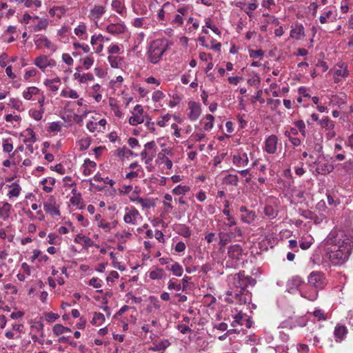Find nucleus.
<instances>
[{
  "label": "nucleus",
  "mask_w": 353,
  "mask_h": 353,
  "mask_svg": "<svg viewBox=\"0 0 353 353\" xmlns=\"http://www.w3.org/2000/svg\"><path fill=\"white\" fill-rule=\"evenodd\" d=\"M43 209L45 212L52 216H59V205L57 203L54 196H50L43 202Z\"/></svg>",
  "instance_id": "nucleus-8"
},
{
  "label": "nucleus",
  "mask_w": 353,
  "mask_h": 353,
  "mask_svg": "<svg viewBox=\"0 0 353 353\" xmlns=\"http://www.w3.org/2000/svg\"><path fill=\"white\" fill-rule=\"evenodd\" d=\"M43 83L49 90L56 92L61 85V79L59 77H56L52 79H48L44 81Z\"/></svg>",
  "instance_id": "nucleus-28"
},
{
  "label": "nucleus",
  "mask_w": 353,
  "mask_h": 353,
  "mask_svg": "<svg viewBox=\"0 0 353 353\" xmlns=\"http://www.w3.org/2000/svg\"><path fill=\"white\" fill-rule=\"evenodd\" d=\"M326 255L334 265H341L353 250V230L334 228L324 239Z\"/></svg>",
  "instance_id": "nucleus-1"
},
{
  "label": "nucleus",
  "mask_w": 353,
  "mask_h": 353,
  "mask_svg": "<svg viewBox=\"0 0 353 353\" xmlns=\"http://www.w3.org/2000/svg\"><path fill=\"white\" fill-rule=\"evenodd\" d=\"M233 164L238 167L242 168L248 165L249 163V158L245 152H238L232 157Z\"/></svg>",
  "instance_id": "nucleus-18"
},
{
  "label": "nucleus",
  "mask_w": 353,
  "mask_h": 353,
  "mask_svg": "<svg viewBox=\"0 0 353 353\" xmlns=\"http://www.w3.org/2000/svg\"><path fill=\"white\" fill-rule=\"evenodd\" d=\"M73 76L74 79L78 80L81 83H85L94 79V76L91 73L81 74L80 72H76Z\"/></svg>",
  "instance_id": "nucleus-36"
},
{
  "label": "nucleus",
  "mask_w": 353,
  "mask_h": 353,
  "mask_svg": "<svg viewBox=\"0 0 353 353\" xmlns=\"http://www.w3.org/2000/svg\"><path fill=\"white\" fill-rule=\"evenodd\" d=\"M144 110L143 107L137 104L132 111V116L129 118L128 122L131 125H137L144 121Z\"/></svg>",
  "instance_id": "nucleus-9"
},
{
  "label": "nucleus",
  "mask_w": 353,
  "mask_h": 353,
  "mask_svg": "<svg viewBox=\"0 0 353 353\" xmlns=\"http://www.w3.org/2000/svg\"><path fill=\"white\" fill-rule=\"evenodd\" d=\"M45 320L48 323H53L59 318V315L52 312L44 313Z\"/></svg>",
  "instance_id": "nucleus-63"
},
{
  "label": "nucleus",
  "mask_w": 353,
  "mask_h": 353,
  "mask_svg": "<svg viewBox=\"0 0 353 353\" xmlns=\"http://www.w3.org/2000/svg\"><path fill=\"white\" fill-rule=\"evenodd\" d=\"M105 321V318L103 314L100 312H94L93 314L91 324L94 326L101 325Z\"/></svg>",
  "instance_id": "nucleus-38"
},
{
  "label": "nucleus",
  "mask_w": 353,
  "mask_h": 353,
  "mask_svg": "<svg viewBox=\"0 0 353 353\" xmlns=\"http://www.w3.org/2000/svg\"><path fill=\"white\" fill-rule=\"evenodd\" d=\"M168 288L170 290H184L185 289V285H182L181 283H176V279H170L168 283Z\"/></svg>",
  "instance_id": "nucleus-43"
},
{
  "label": "nucleus",
  "mask_w": 353,
  "mask_h": 353,
  "mask_svg": "<svg viewBox=\"0 0 353 353\" xmlns=\"http://www.w3.org/2000/svg\"><path fill=\"white\" fill-rule=\"evenodd\" d=\"M109 105L110 106L111 110L114 112V114L117 117L121 118L123 116V113L119 109V107L113 98H110Z\"/></svg>",
  "instance_id": "nucleus-44"
},
{
  "label": "nucleus",
  "mask_w": 353,
  "mask_h": 353,
  "mask_svg": "<svg viewBox=\"0 0 353 353\" xmlns=\"http://www.w3.org/2000/svg\"><path fill=\"white\" fill-rule=\"evenodd\" d=\"M276 149L277 137L274 135H271L265 140L264 150L269 154H274Z\"/></svg>",
  "instance_id": "nucleus-22"
},
{
  "label": "nucleus",
  "mask_w": 353,
  "mask_h": 353,
  "mask_svg": "<svg viewBox=\"0 0 353 353\" xmlns=\"http://www.w3.org/2000/svg\"><path fill=\"white\" fill-rule=\"evenodd\" d=\"M171 154V150L168 148L163 149L157 155V161L159 165H164L165 168L170 170L172 168V161L166 156Z\"/></svg>",
  "instance_id": "nucleus-16"
},
{
  "label": "nucleus",
  "mask_w": 353,
  "mask_h": 353,
  "mask_svg": "<svg viewBox=\"0 0 353 353\" xmlns=\"http://www.w3.org/2000/svg\"><path fill=\"white\" fill-rule=\"evenodd\" d=\"M61 96L64 98H70L72 99H78L79 97L76 90L70 88L62 90L61 92Z\"/></svg>",
  "instance_id": "nucleus-41"
},
{
  "label": "nucleus",
  "mask_w": 353,
  "mask_h": 353,
  "mask_svg": "<svg viewBox=\"0 0 353 353\" xmlns=\"http://www.w3.org/2000/svg\"><path fill=\"white\" fill-rule=\"evenodd\" d=\"M21 271L22 272H19L17 275V277L19 281H23L27 276L30 275L32 267L27 263H23L21 266Z\"/></svg>",
  "instance_id": "nucleus-30"
},
{
  "label": "nucleus",
  "mask_w": 353,
  "mask_h": 353,
  "mask_svg": "<svg viewBox=\"0 0 353 353\" xmlns=\"http://www.w3.org/2000/svg\"><path fill=\"white\" fill-rule=\"evenodd\" d=\"M74 32L76 36L83 40L88 39L87 26L84 23H80L74 29Z\"/></svg>",
  "instance_id": "nucleus-31"
},
{
  "label": "nucleus",
  "mask_w": 353,
  "mask_h": 353,
  "mask_svg": "<svg viewBox=\"0 0 353 353\" xmlns=\"http://www.w3.org/2000/svg\"><path fill=\"white\" fill-rule=\"evenodd\" d=\"M40 91L41 90L35 86H30L23 92L22 96L26 100H33L34 96L40 95Z\"/></svg>",
  "instance_id": "nucleus-27"
},
{
  "label": "nucleus",
  "mask_w": 353,
  "mask_h": 353,
  "mask_svg": "<svg viewBox=\"0 0 353 353\" xmlns=\"http://www.w3.org/2000/svg\"><path fill=\"white\" fill-rule=\"evenodd\" d=\"M234 321L232 322V326L236 327L237 325H244L247 328L252 326V322L249 320V317L242 312H238L233 316Z\"/></svg>",
  "instance_id": "nucleus-15"
},
{
  "label": "nucleus",
  "mask_w": 353,
  "mask_h": 353,
  "mask_svg": "<svg viewBox=\"0 0 353 353\" xmlns=\"http://www.w3.org/2000/svg\"><path fill=\"white\" fill-rule=\"evenodd\" d=\"M107 32L112 34H120L126 30V26L123 23H110L105 27Z\"/></svg>",
  "instance_id": "nucleus-21"
},
{
  "label": "nucleus",
  "mask_w": 353,
  "mask_h": 353,
  "mask_svg": "<svg viewBox=\"0 0 353 353\" xmlns=\"http://www.w3.org/2000/svg\"><path fill=\"white\" fill-rule=\"evenodd\" d=\"M223 182L227 185L236 186L238 185L239 178L236 174H229L224 177Z\"/></svg>",
  "instance_id": "nucleus-49"
},
{
  "label": "nucleus",
  "mask_w": 353,
  "mask_h": 353,
  "mask_svg": "<svg viewBox=\"0 0 353 353\" xmlns=\"http://www.w3.org/2000/svg\"><path fill=\"white\" fill-rule=\"evenodd\" d=\"M8 105L17 111H23L24 110L23 103L19 99L11 98L9 100Z\"/></svg>",
  "instance_id": "nucleus-42"
},
{
  "label": "nucleus",
  "mask_w": 353,
  "mask_h": 353,
  "mask_svg": "<svg viewBox=\"0 0 353 353\" xmlns=\"http://www.w3.org/2000/svg\"><path fill=\"white\" fill-rule=\"evenodd\" d=\"M25 132L26 133V138L23 140L24 143H34L36 141L35 134L33 130H32L31 128H28Z\"/></svg>",
  "instance_id": "nucleus-54"
},
{
  "label": "nucleus",
  "mask_w": 353,
  "mask_h": 353,
  "mask_svg": "<svg viewBox=\"0 0 353 353\" xmlns=\"http://www.w3.org/2000/svg\"><path fill=\"white\" fill-rule=\"evenodd\" d=\"M308 283L316 288H323L325 284L324 274L316 271L311 272L308 276Z\"/></svg>",
  "instance_id": "nucleus-11"
},
{
  "label": "nucleus",
  "mask_w": 353,
  "mask_h": 353,
  "mask_svg": "<svg viewBox=\"0 0 353 353\" xmlns=\"http://www.w3.org/2000/svg\"><path fill=\"white\" fill-rule=\"evenodd\" d=\"M319 124L321 125V128H324L325 130H334L335 126L334 121L330 120L327 117H323L321 120H320Z\"/></svg>",
  "instance_id": "nucleus-46"
},
{
  "label": "nucleus",
  "mask_w": 353,
  "mask_h": 353,
  "mask_svg": "<svg viewBox=\"0 0 353 353\" xmlns=\"http://www.w3.org/2000/svg\"><path fill=\"white\" fill-rule=\"evenodd\" d=\"M170 345V341L168 339H163L159 341H155L153 343L152 347L150 350L153 351H162L168 348Z\"/></svg>",
  "instance_id": "nucleus-35"
},
{
  "label": "nucleus",
  "mask_w": 353,
  "mask_h": 353,
  "mask_svg": "<svg viewBox=\"0 0 353 353\" xmlns=\"http://www.w3.org/2000/svg\"><path fill=\"white\" fill-rule=\"evenodd\" d=\"M48 242L52 245H59L61 243V238L58 234L50 233L48 236Z\"/></svg>",
  "instance_id": "nucleus-57"
},
{
  "label": "nucleus",
  "mask_w": 353,
  "mask_h": 353,
  "mask_svg": "<svg viewBox=\"0 0 353 353\" xmlns=\"http://www.w3.org/2000/svg\"><path fill=\"white\" fill-rule=\"evenodd\" d=\"M316 171L320 174H327L332 172L334 166L330 159L319 155L316 161Z\"/></svg>",
  "instance_id": "nucleus-6"
},
{
  "label": "nucleus",
  "mask_w": 353,
  "mask_h": 353,
  "mask_svg": "<svg viewBox=\"0 0 353 353\" xmlns=\"http://www.w3.org/2000/svg\"><path fill=\"white\" fill-rule=\"evenodd\" d=\"M132 25L137 28L148 29L152 22L148 17H137L132 21Z\"/></svg>",
  "instance_id": "nucleus-23"
},
{
  "label": "nucleus",
  "mask_w": 353,
  "mask_h": 353,
  "mask_svg": "<svg viewBox=\"0 0 353 353\" xmlns=\"http://www.w3.org/2000/svg\"><path fill=\"white\" fill-rule=\"evenodd\" d=\"M111 6L117 13L121 15L124 13L125 8L119 0H113Z\"/></svg>",
  "instance_id": "nucleus-56"
},
{
  "label": "nucleus",
  "mask_w": 353,
  "mask_h": 353,
  "mask_svg": "<svg viewBox=\"0 0 353 353\" xmlns=\"http://www.w3.org/2000/svg\"><path fill=\"white\" fill-rule=\"evenodd\" d=\"M347 333V330L345 326L341 325H337L335 327L334 334L335 341L336 342H341L344 339Z\"/></svg>",
  "instance_id": "nucleus-29"
},
{
  "label": "nucleus",
  "mask_w": 353,
  "mask_h": 353,
  "mask_svg": "<svg viewBox=\"0 0 353 353\" xmlns=\"http://www.w3.org/2000/svg\"><path fill=\"white\" fill-rule=\"evenodd\" d=\"M188 119L192 121L197 120L201 114L200 103L195 101H190L188 103Z\"/></svg>",
  "instance_id": "nucleus-14"
},
{
  "label": "nucleus",
  "mask_w": 353,
  "mask_h": 353,
  "mask_svg": "<svg viewBox=\"0 0 353 353\" xmlns=\"http://www.w3.org/2000/svg\"><path fill=\"white\" fill-rule=\"evenodd\" d=\"M304 280L299 276H293L288 280V292L294 293L300 290V288L303 285Z\"/></svg>",
  "instance_id": "nucleus-17"
},
{
  "label": "nucleus",
  "mask_w": 353,
  "mask_h": 353,
  "mask_svg": "<svg viewBox=\"0 0 353 353\" xmlns=\"http://www.w3.org/2000/svg\"><path fill=\"white\" fill-rule=\"evenodd\" d=\"M35 46L37 49H42L46 48L51 52H54L57 50V46L52 43L46 37L41 36L34 41Z\"/></svg>",
  "instance_id": "nucleus-13"
},
{
  "label": "nucleus",
  "mask_w": 353,
  "mask_h": 353,
  "mask_svg": "<svg viewBox=\"0 0 353 353\" xmlns=\"http://www.w3.org/2000/svg\"><path fill=\"white\" fill-rule=\"evenodd\" d=\"M286 303H287L286 296L284 294L277 297V299H276L277 307L283 312H285V310Z\"/></svg>",
  "instance_id": "nucleus-59"
},
{
  "label": "nucleus",
  "mask_w": 353,
  "mask_h": 353,
  "mask_svg": "<svg viewBox=\"0 0 353 353\" xmlns=\"http://www.w3.org/2000/svg\"><path fill=\"white\" fill-rule=\"evenodd\" d=\"M21 187L19 184L14 183L10 188V190L8 191V196L9 198L12 197H18L20 194Z\"/></svg>",
  "instance_id": "nucleus-48"
},
{
  "label": "nucleus",
  "mask_w": 353,
  "mask_h": 353,
  "mask_svg": "<svg viewBox=\"0 0 353 353\" xmlns=\"http://www.w3.org/2000/svg\"><path fill=\"white\" fill-rule=\"evenodd\" d=\"M312 314L318 321H325L327 319V314L324 311L319 308H316Z\"/></svg>",
  "instance_id": "nucleus-60"
},
{
  "label": "nucleus",
  "mask_w": 353,
  "mask_h": 353,
  "mask_svg": "<svg viewBox=\"0 0 353 353\" xmlns=\"http://www.w3.org/2000/svg\"><path fill=\"white\" fill-rule=\"evenodd\" d=\"M334 83H339L349 75L347 65L343 62L336 63L330 70Z\"/></svg>",
  "instance_id": "nucleus-4"
},
{
  "label": "nucleus",
  "mask_w": 353,
  "mask_h": 353,
  "mask_svg": "<svg viewBox=\"0 0 353 353\" xmlns=\"http://www.w3.org/2000/svg\"><path fill=\"white\" fill-rule=\"evenodd\" d=\"M241 221L248 225H253L256 218L254 211L248 209L245 206L242 205L239 208Z\"/></svg>",
  "instance_id": "nucleus-12"
},
{
  "label": "nucleus",
  "mask_w": 353,
  "mask_h": 353,
  "mask_svg": "<svg viewBox=\"0 0 353 353\" xmlns=\"http://www.w3.org/2000/svg\"><path fill=\"white\" fill-rule=\"evenodd\" d=\"M304 28L301 25L292 26L290 37L293 39L300 40L304 37Z\"/></svg>",
  "instance_id": "nucleus-32"
},
{
  "label": "nucleus",
  "mask_w": 353,
  "mask_h": 353,
  "mask_svg": "<svg viewBox=\"0 0 353 353\" xmlns=\"http://www.w3.org/2000/svg\"><path fill=\"white\" fill-rule=\"evenodd\" d=\"M12 205L8 202H0V218L6 220L10 215Z\"/></svg>",
  "instance_id": "nucleus-33"
},
{
  "label": "nucleus",
  "mask_w": 353,
  "mask_h": 353,
  "mask_svg": "<svg viewBox=\"0 0 353 353\" xmlns=\"http://www.w3.org/2000/svg\"><path fill=\"white\" fill-rule=\"evenodd\" d=\"M165 276V271L161 268H155L154 269L151 270L149 272V277L152 280L162 279Z\"/></svg>",
  "instance_id": "nucleus-37"
},
{
  "label": "nucleus",
  "mask_w": 353,
  "mask_h": 353,
  "mask_svg": "<svg viewBox=\"0 0 353 353\" xmlns=\"http://www.w3.org/2000/svg\"><path fill=\"white\" fill-rule=\"evenodd\" d=\"M205 27L210 28L212 31H213L215 34L219 35L221 34V31L219 28L212 23V20L210 17H207L205 19Z\"/></svg>",
  "instance_id": "nucleus-61"
},
{
  "label": "nucleus",
  "mask_w": 353,
  "mask_h": 353,
  "mask_svg": "<svg viewBox=\"0 0 353 353\" xmlns=\"http://www.w3.org/2000/svg\"><path fill=\"white\" fill-rule=\"evenodd\" d=\"M123 52L121 46L117 43H111L108 48V53L110 54H117Z\"/></svg>",
  "instance_id": "nucleus-58"
},
{
  "label": "nucleus",
  "mask_w": 353,
  "mask_h": 353,
  "mask_svg": "<svg viewBox=\"0 0 353 353\" xmlns=\"http://www.w3.org/2000/svg\"><path fill=\"white\" fill-rule=\"evenodd\" d=\"M142 220V216L134 207H126L123 221L127 224L136 225Z\"/></svg>",
  "instance_id": "nucleus-5"
},
{
  "label": "nucleus",
  "mask_w": 353,
  "mask_h": 353,
  "mask_svg": "<svg viewBox=\"0 0 353 353\" xmlns=\"http://www.w3.org/2000/svg\"><path fill=\"white\" fill-rule=\"evenodd\" d=\"M263 212L265 216L272 219L276 216L277 211L271 205H266L264 207Z\"/></svg>",
  "instance_id": "nucleus-52"
},
{
  "label": "nucleus",
  "mask_w": 353,
  "mask_h": 353,
  "mask_svg": "<svg viewBox=\"0 0 353 353\" xmlns=\"http://www.w3.org/2000/svg\"><path fill=\"white\" fill-rule=\"evenodd\" d=\"M70 203L77 206L79 209H82L83 208L82 198L80 194L73 195L70 199Z\"/></svg>",
  "instance_id": "nucleus-51"
},
{
  "label": "nucleus",
  "mask_w": 353,
  "mask_h": 353,
  "mask_svg": "<svg viewBox=\"0 0 353 353\" xmlns=\"http://www.w3.org/2000/svg\"><path fill=\"white\" fill-rule=\"evenodd\" d=\"M70 331H71L70 328L65 327L61 324H56L53 327V332L57 336H59L65 332H70Z\"/></svg>",
  "instance_id": "nucleus-55"
},
{
  "label": "nucleus",
  "mask_w": 353,
  "mask_h": 353,
  "mask_svg": "<svg viewBox=\"0 0 353 353\" xmlns=\"http://www.w3.org/2000/svg\"><path fill=\"white\" fill-rule=\"evenodd\" d=\"M130 200L132 202L140 205L143 209H149L153 205L152 202L148 199H143L139 196H137L135 198L131 197Z\"/></svg>",
  "instance_id": "nucleus-34"
},
{
  "label": "nucleus",
  "mask_w": 353,
  "mask_h": 353,
  "mask_svg": "<svg viewBox=\"0 0 353 353\" xmlns=\"http://www.w3.org/2000/svg\"><path fill=\"white\" fill-rule=\"evenodd\" d=\"M43 184V190L46 192H50L52 190V187L55 183V179L54 178L43 179L41 181Z\"/></svg>",
  "instance_id": "nucleus-40"
},
{
  "label": "nucleus",
  "mask_w": 353,
  "mask_h": 353,
  "mask_svg": "<svg viewBox=\"0 0 353 353\" xmlns=\"http://www.w3.org/2000/svg\"><path fill=\"white\" fill-rule=\"evenodd\" d=\"M190 190V187L185 185H178L173 190L172 193L175 195H185Z\"/></svg>",
  "instance_id": "nucleus-45"
},
{
  "label": "nucleus",
  "mask_w": 353,
  "mask_h": 353,
  "mask_svg": "<svg viewBox=\"0 0 353 353\" xmlns=\"http://www.w3.org/2000/svg\"><path fill=\"white\" fill-rule=\"evenodd\" d=\"M177 233L185 238H189L191 235L190 228L185 225H179Z\"/></svg>",
  "instance_id": "nucleus-53"
},
{
  "label": "nucleus",
  "mask_w": 353,
  "mask_h": 353,
  "mask_svg": "<svg viewBox=\"0 0 353 353\" xmlns=\"http://www.w3.org/2000/svg\"><path fill=\"white\" fill-rule=\"evenodd\" d=\"M252 279L250 276H245L241 272L231 274L228 276V285L230 290L227 294L235 299L239 304H246L250 301V296L246 290V287Z\"/></svg>",
  "instance_id": "nucleus-2"
},
{
  "label": "nucleus",
  "mask_w": 353,
  "mask_h": 353,
  "mask_svg": "<svg viewBox=\"0 0 353 353\" xmlns=\"http://www.w3.org/2000/svg\"><path fill=\"white\" fill-rule=\"evenodd\" d=\"M34 64L42 71H44L47 68H54L56 66V61L49 58L48 56L41 54L35 58Z\"/></svg>",
  "instance_id": "nucleus-10"
},
{
  "label": "nucleus",
  "mask_w": 353,
  "mask_h": 353,
  "mask_svg": "<svg viewBox=\"0 0 353 353\" xmlns=\"http://www.w3.org/2000/svg\"><path fill=\"white\" fill-rule=\"evenodd\" d=\"M45 112L44 108H39V110H34L31 111V117L36 121L41 120L43 114Z\"/></svg>",
  "instance_id": "nucleus-62"
},
{
  "label": "nucleus",
  "mask_w": 353,
  "mask_h": 353,
  "mask_svg": "<svg viewBox=\"0 0 353 353\" xmlns=\"http://www.w3.org/2000/svg\"><path fill=\"white\" fill-rule=\"evenodd\" d=\"M108 61L112 68H118L123 61V57L110 55L108 57Z\"/></svg>",
  "instance_id": "nucleus-39"
},
{
  "label": "nucleus",
  "mask_w": 353,
  "mask_h": 353,
  "mask_svg": "<svg viewBox=\"0 0 353 353\" xmlns=\"http://www.w3.org/2000/svg\"><path fill=\"white\" fill-rule=\"evenodd\" d=\"M165 97L164 93L161 90H156L153 92L152 99L154 102L157 103L161 101Z\"/></svg>",
  "instance_id": "nucleus-64"
},
{
  "label": "nucleus",
  "mask_w": 353,
  "mask_h": 353,
  "mask_svg": "<svg viewBox=\"0 0 353 353\" xmlns=\"http://www.w3.org/2000/svg\"><path fill=\"white\" fill-rule=\"evenodd\" d=\"M96 168L97 163L94 161L90 159H85L81 167L83 174L85 176L90 175L94 172Z\"/></svg>",
  "instance_id": "nucleus-24"
},
{
  "label": "nucleus",
  "mask_w": 353,
  "mask_h": 353,
  "mask_svg": "<svg viewBox=\"0 0 353 353\" xmlns=\"http://www.w3.org/2000/svg\"><path fill=\"white\" fill-rule=\"evenodd\" d=\"M117 223L118 222L116 220L110 222L106 221L105 219H100V221H99V225L97 226L103 232H109L112 229L117 227Z\"/></svg>",
  "instance_id": "nucleus-26"
},
{
  "label": "nucleus",
  "mask_w": 353,
  "mask_h": 353,
  "mask_svg": "<svg viewBox=\"0 0 353 353\" xmlns=\"http://www.w3.org/2000/svg\"><path fill=\"white\" fill-rule=\"evenodd\" d=\"M214 118L212 114H206L201 121L200 124L204 131L210 132L214 127Z\"/></svg>",
  "instance_id": "nucleus-25"
},
{
  "label": "nucleus",
  "mask_w": 353,
  "mask_h": 353,
  "mask_svg": "<svg viewBox=\"0 0 353 353\" xmlns=\"http://www.w3.org/2000/svg\"><path fill=\"white\" fill-rule=\"evenodd\" d=\"M337 19V12L334 9L324 11L319 17L321 23L335 21Z\"/></svg>",
  "instance_id": "nucleus-20"
},
{
  "label": "nucleus",
  "mask_w": 353,
  "mask_h": 353,
  "mask_svg": "<svg viewBox=\"0 0 353 353\" xmlns=\"http://www.w3.org/2000/svg\"><path fill=\"white\" fill-rule=\"evenodd\" d=\"M243 254V248L239 244L232 245L228 249V255L230 259L234 261L235 265L242 263Z\"/></svg>",
  "instance_id": "nucleus-7"
},
{
  "label": "nucleus",
  "mask_w": 353,
  "mask_h": 353,
  "mask_svg": "<svg viewBox=\"0 0 353 353\" xmlns=\"http://www.w3.org/2000/svg\"><path fill=\"white\" fill-rule=\"evenodd\" d=\"M109 40V38H107L101 34H94L91 37L90 43L92 46H95L98 43H103L104 41H108Z\"/></svg>",
  "instance_id": "nucleus-47"
},
{
  "label": "nucleus",
  "mask_w": 353,
  "mask_h": 353,
  "mask_svg": "<svg viewBox=\"0 0 353 353\" xmlns=\"http://www.w3.org/2000/svg\"><path fill=\"white\" fill-rule=\"evenodd\" d=\"M105 12V8L103 6L95 5L90 11L88 17L91 21L97 23L98 20Z\"/></svg>",
  "instance_id": "nucleus-19"
},
{
  "label": "nucleus",
  "mask_w": 353,
  "mask_h": 353,
  "mask_svg": "<svg viewBox=\"0 0 353 353\" xmlns=\"http://www.w3.org/2000/svg\"><path fill=\"white\" fill-rule=\"evenodd\" d=\"M171 272L174 276L180 277L183 273V269L178 262L173 261L171 264Z\"/></svg>",
  "instance_id": "nucleus-50"
},
{
  "label": "nucleus",
  "mask_w": 353,
  "mask_h": 353,
  "mask_svg": "<svg viewBox=\"0 0 353 353\" xmlns=\"http://www.w3.org/2000/svg\"><path fill=\"white\" fill-rule=\"evenodd\" d=\"M168 47L169 43L167 39H157L152 41L147 48V60L152 64L158 63L162 59Z\"/></svg>",
  "instance_id": "nucleus-3"
}]
</instances>
